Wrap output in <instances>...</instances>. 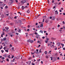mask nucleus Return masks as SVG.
I'll use <instances>...</instances> for the list:
<instances>
[{"label":"nucleus","mask_w":65,"mask_h":65,"mask_svg":"<svg viewBox=\"0 0 65 65\" xmlns=\"http://www.w3.org/2000/svg\"><path fill=\"white\" fill-rule=\"evenodd\" d=\"M21 3H23V4H24V3H26V0H22L21 1Z\"/></svg>","instance_id":"1"},{"label":"nucleus","mask_w":65,"mask_h":65,"mask_svg":"<svg viewBox=\"0 0 65 65\" xmlns=\"http://www.w3.org/2000/svg\"><path fill=\"white\" fill-rule=\"evenodd\" d=\"M30 9H27L26 12L28 13H30Z\"/></svg>","instance_id":"2"},{"label":"nucleus","mask_w":65,"mask_h":65,"mask_svg":"<svg viewBox=\"0 0 65 65\" xmlns=\"http://www.w3.org/2000/svg\"><path fill=\"white\" fill-rule=\"evenodd\" d=\"M4 57H5V58H6V57H7V55L5 54L4 55H3Z\"/></svg>","instance_id":"3"},{"label":"nucleus","mask_w":65,"mask_h":65,"mask_svg":"<svg viewBox=\"0 0 65 65\" xmlns=\"http://www.w3.org/2000/svg\"><path fill=\"white\" fill-rule=\"evenodd\" d=\"M34 42V41L33 40H30V43H32L33 42Z\"/></svg>","instance_id":"4"},{"label":"nucleus","mask_w":65,"mask_h":65,"mask_svg":"<svg viewBox=\"0 0 65 65\" xmlns=\"http://www.w3.org/2000/svg\"><path fill=\"white\" fill-rule=\"evenodd\" d=\"M57 44L58 46H59L60 44H61V43H58Z\"/></svg>","instance_id":"5"},{"label":"nucleus","mask_w":65,"mask_h":65,"mask_svg":"<svg viewBox=\"0 0 65 65\" xmlns=\"http://www.w3.org/2000/svg\"><path fill=\"white\" fill-rule=\"evenodd\" d=\"M31 63V61H28V64H29V65H30Z\"/></svg>","instance_id":"6"},{"label":"nucleus","mask_w":65,"mask_h":65,"mask_svg":"<svg viewBox=\"0 0 65 65\" xmlns=\"http://www.w3.org/2000/svg\"><path fill=\"white\" fill-rule=\"evenodd\" d=\"M5 29L6 30H8V29H9V28L8 27H5Z\"/></svg>","instance_id":"7"},{"label":"nucleus","mask_w":65,"mask_h":65,"mask_svg":"<svg viewBox=\"0 0 65 65\" xmlns=\"http://www.w3.org/2000/svg\"><path fill=\"white\" fill-rule=\"evenodd\" d=\"M24 8H25V7H24L23 6H22V9H24Z\"/></svg>","instance_id":"8"},{"label":"nucleus","mask_w":65,"mask_h":65,"mask_svg":"<svg viewBox=\"0 0 65 65\" xmlns=\"http://www.w3.org/2000/svg\"><path fill=\"white\" fill-rule=\"evenodd\" d=\"M30 39L28 40L27 41V42H30Z\"/></svg>","instance_id":"9"},{"label":"nucleus","mask_w":65,"mask_h":65,"mask_svg":"<svg viewBox=\"0 0 65 65\" xmlns=\"http://www.w3.org/2000/svg\"><path fill=\"white\" fill-rule=\"evenodd\" d=\"M3 39L4 40H6V38L5 37Z\"/></svg>","instance_id":"10"},{"label":"nucleus","mask_w":65,"mask_h":65,"mask_svg":"<svg viewBox=\"0 0 65 65\" xmlns=\"http://www.w3.org/2000/svg\"><path fill=\"white\" fill-rule=\"evenodd\" d=\"M21 30L20 29H19L18 30L19 32L20 33H21Z\"/></svg>","instance_id":"11"},{"label":"nucleus","mask_w":65,"mask_h":65,"mask_svg":"<svg viewBox=\"0 0 65 65\" xmlns=\"http://www.w3.org/2000/svg\"><path fill=\"white\" fill-rule=\"evenodd\" d=\"M40 27H42V26H43V24H42V25H40Z\"/></svg>","instance_id":"12"},{"label":"nucleus","mask_w":65,"mask_h":65,"mask_svg":"<svg viewBox=\"0 0 65 65\" xmlns=\"http://www.w3.org/2000/svg\"><path fill=\"white\" fill-rule=\"evenodd\" d=\"M40 32H41V33H43V31L41 30L40 31Z\"/></svg>","instance_id":"13"},{"label":"nucleus","mask_w":65,"mask_h":65,"mask_svg":"<svg viewBox=\"0 0 65 65\" xmlns=\"http://www.w3.org/2000/svg\"><path fill=\"white\" fill-rule=\"evenodd\" d=\"M44 53L45 54H47V52L46 51Z\"/></svg>","instance_id":"14"},{"label":"nucleus","mask_w":65,"mask_h":65,"mask_svg":"<svg viewBox=\"0 0 65 65\" xmlns=\"http://www.w3.org/2000/svg\"><path fill=\"white\" fill-rule=\"evenodd\" d=\"M12 51H14V47H12Z\"/></svg>","instance_id":"15"},{"label":"nucleus","mask_w":65,"mask_h":65,"mask_svg":"<svg viewBox=\"0 0 65 65\" xmlns=\"http://www.w3.org/2000/svg\"><path fill=\"white\" fill-rule=\"evenodd\" d=\"M5 51L8 53V50H5Z\"/></svg>","instance_id":"16"},{"label":"nucleus","mask_w":65,"mask_h":65,"mask_svg":"<svg viewBox=\"0 0 65 65\" xmlns=\"http://www.w3.org/2000/svg\"><path fill=\"white\" fill-rule=\"evenodd\" d=\"M4 41V40L3 39H1V41L2 42V41Z\"/></svg>","instance_id":"17"},{"label":"nucleus","mask_w":65,"mask_h":65,"mask_svg":"<svg viewBox=\"0 0 65 65\" xmlns=\"http://www.w3.org/2000/svg\"><path fill=\"white\" fill-rule=\"evenodd\" d=\"M5 59V58H4V57H2V58L1 59H2V60H3L4 59Z\"/></svg>","instance_id":"18"},{"label":"nucleus","mask_w":65,"mask_h":65,"mask_svg":"<svg viewBox=\"0 0 65 65\" xmlns=\"http://www.w3.org/2000/svg\"><path fill=\"white\" fill-rule=\"evenodd\" d=\"M45 57L47 59H48V57L47 56H46Z\"/></svg>","instance_id":"19"},{"label":"nucleus","mask_w":65,"mask_h":65,"mask_svg":"<svg viewBox=\"0 0 65 65\" xmlns=\"http://www.w3.org/2000/svg\"><path fill=\"white\" fill-rule=\"evenodd\" d=\"M48 42V41H46V40H45V42H46V43H47V42Z\"/></svg>","instance_id":"20"},{"label":"nucleus","mask_w":65,"mask_h":65,"mask_svg":"<svg viewBox=\"0 0 65 65\" xmlns=\"http://www.w3.org/2000/svg\"><path fill=\"white\" fill-rule=\"evenodd\" d=\"M20 6H18V9H20Z\"/></svg>","instance_id":"21"},{"label":"nucleus","mask_w":65,"mask_h":65,"mask_svg":"<svg viewBox=\"0 0 65 65\" xmlns=\"http://www.w3.org/2000/svg\"><path fill=\"white\" fill-rule=\"evenodd\" d=\"M6 61H8V62H9V59H8L7 58L6 59Z\"/></svg>","instance_id":"22"},{"label":"nucleus","mask_w":65,"mask_h":65,"mask_svg":"<svg viewBox=\"0 0 65 65\" xmlns=\"http://www.w3.org/2000/svg\"><path fill=\"white\" fill-rule=\"evenodd\" d=\"M41 49H40V50H39V52L40 53H41Z\"/></svg>","instance_id":"23"},{"label":"nucleus","mask_w":65,"mask_h":65,"mask_svg":"<svg viewBox=\"0 0 65 65\" xmlns=\"http://www.w3.org/2000/svg\"><path fill=\"white\" fill-rule=\"evenodd\" d=\"M54 8H56V6H54V7H53V9H54Z\"/></svg>","instance_id":"24"},{"label":"nucleus","mask_w":65,"mask_h":65,"mask_svg":"<svg viewBox=\"0 0 65 65\" xmlns=\"http://www.w3.org/2000/svg\"><path fill=\"white\" fill-rule=\"evenodd\" d=\"M17 16H15L14 17V19H17Z\"/></svg>","instance_id":"25"},{"label":"nucleus","mask_w":65,"mask_h":65,"mask_svg":"<svg viewBox=\"0 0 65 65\" xmlns=\"http://www.w3.org/2000/svg\"><path fill=\"white\" fill-rule=\"evenodd\" d=\"M59 27H60V25H58V26H57L58 28H59Z\"/></svg>","instance_id":"26"},{"label":"nucleus","mask_w":65,"mask_h":65,"mask_svg":"<svg viewBox=\"0 0 65 65\" xmlns=\"http://www.w3.org/2000/svg\"><path fill=\"white\" fill-rule=\"evenodd\" d=\"M4 50H5V49H6V46H5L3 48Z\"/></svg>","instance_id":"27"},{"label":"nucleus","mask_w":65,"mask_h":65,"mask_svg":"<svg viewBox=\"0 0 65 65\" xmlns=\"http://www.w3.org/2000/svg\"><path fill=\"white\" fill-rule=\"evenodd\" d=\"M52 3H54V0H53L52 1Z\"/></svg>","instance_id":"28"},{"label":"nucleus","mask_w":65,"mask_h":65,"mask_svg":"<svg viewBox=\"0 0 65 65\" xmlns=\"http://www.w3.org/2000/svg\"><path fill=\"white\" fill-rule=\"evenodd\" d=\"M45 22H46V23H47V22H48V21H47V20H46L45 21Z\"/></svg>","instance_id":"29"},{"label":"nucleus","mask_w":65,"mask_h":65,"mask_svg":"<svg viewBox=\"0 0 65 65\" xmlns=\"http://www.w3.org/2000/svg\"><path fill=\"white\" fill-rule=\"evenodd\" d=\"M32 65H35V64L34 63L32 62Z\"/></svg>","instance_id":"30"},{"label":"nucleus","mask_w":65,"mask_h":65,"mask_svg":"<svg viewBox=\"0 0 65 65\" xmlns=\"http://www.w3.org/2000/svg\"><path fill=\"white\" fill-rule=\"evenodd\" d=\"M5 8H8V7H7V6H6Z\"/></svg>","instance_id":"31"},{"label":"nucleus","mask_w":65,"mask_h":65,"mask_svg":"<svg viewBox=\"0 0 65 65\" xmlns=\"http://www.w3.org/2000/svg\"><path fill=\"white\" fill-rule=\"evenodd\" d=\"M61 45H62V46H64V45L62 43H61Z\"/></svg>","instance_id":"32"},{"label":"nucleus","mask_w":65,"mask_h":65,"mask_svg":"<svg viewBox=\"0 0 65 65\" xmlns=\"http://www.w3.org/2000/svg\"><path fill=\"white\" fill-rule=\"evenodd\" d=\"M14 55H13L12 56V57H11V58L12 59V58H13V57H14Z\"/></svg>","instance_id":"33"},{"label":"nucleus","mask_w":65,"mask_h":65,"mask_svg":"<svg viewBox=\"0 0 65 65\" xmlns=\"http://www.w3.org/2000/svg\"><path fill=\"white\" fill-rule=\"evenodd\" d=\"M55 56H57L58 55V53H56L55 54Z\"/></svg>","instance_id":"34"},{"label":"nucleus","mask_w":65,"mask_h":65,"mask_svg":"<svg viewBox=\"0 0 65 65\" xmlns=\"http://www.w3.org/2000/svg\"><path fill=\"white\" fill-rule=\"evenodd\" d=\"M55 17H53V20H55Z\"/></svg>","instance_id":"35"},{"label":"nucleus","mask_w":65,"mask_h":65,"mask_svg":"<svg viewBox=\"0 0 65 65\" xmlns=\"http://www.w3.org/2000/svg\"><path fill=\"white\" fill-rule=\"evenodd\" d=\"M46 41H48V39H49L47 38H46Z\"/></svg>","instance_id":"36"},{"label":"nucleus","mask_w":65,"mask_h":65,"mask_svg":"<svg viewBox=\"0 0 65 65\" xmlns=\"http://www.w3.org/2000/svg\"><path fill=\"white\" fill-rule=\"evenodd\" d=\"M10 47H12V45H11V44H10Z\"/></svg>","instance_id":"37"},{"label":"nucleus","mask_w":65,"mask_h":65,"mask_svg":"<svg viewBox=\"0 0 65 65\" xmlns=\"http://www.w3.org/2000/svg\"><path fill=\"white\" fill-rule=\"evenodd\" d=\"M32 58L31 57H30L28 58V60H30V59H31V58Z\"/></svg>","instance_id":"38"},{"label":"nucleus","mask_w":65,"mask_h":65,"mask_svg":"<svg viewBox=\"0 0 65 65\" xmlns=\"http://www.w3.org/2000/svg\"><path fill=\"white\" fill-rule=\"evenodd\" d=\"M51 60H53V57H51Z\"/></svg>","instance_id":"39"},{"label":"nucleus","mask_w":65,"mask_h":65,"mask_svg":"<svg viewBox=\"0 0 65 65\" xmlns=\"http://www.w3.org/2000/svg\"><path fill=\"white\" fill-rule=\"evenodd\" d=\"M36 24L35 25L36 26H37V25H38V23H36Z\"/></svg>","instance_id":"40"},{"label":"nucleus","mask_w":65,"mask_h":65,"mask_svg":"<svg viewBox=\"0 0 65 65\" xmlns=\"http://www.w3.org/2000/svg\"><path fill=\"white\" fill-rule=\"evenodd\" d=\"M1 52H2V53H3V52H4V51H3V50H1Z\"/></svg>","instance_id":"41"},{"label":"nucleus","mask_w":65,"mask_h":65,"mask_svg":"<svg viewBox=\"0 0 65 65\" xmlns=\"http://www.w3.org/2000/svg\"><path fill=\"white\" fill-rule=\"evenodd\" d=\"M51 39H52L54 40V39L55 38H54L52 37V38H51Z\"/></svg>","instance_id":"42"},{"label":"nucleus","mask_w":65,"mask_h":65,"mask_svg":"<svg viewBox=\"0 0 65 65\" xmlns=\"http://www.w3.org/2000/svg\"><path fill=\"white\" fill-rule=\"evenodd\" d=\"M56 14H58V12H56Z\"/></svg>","instance_id":"43"},{"label":"nucleus","mask_w":65,"mask_h":65,"mask_svg":"<svg viewBox=\"0 0 65 65\" xmlns=\"http://www.w3.org/2000/svg\"><path fill=\"white\" fill-rule=\"evenodd\" d=\"M40 26L39 27V25L38 26V28H40Z\"/></svg>","instance_id":"44"},{"label":"nucleus","mask_w":65,"mask_h":65,"mask_svg":"<svg viewBox=\"0 0 65 65\" xmlns=\"http://www.w3.org/2000/svg\"><path fill=\"white\" fill-rule=\"evenodd\" d=\"M30 27V25H28V28H29Z\"/></svg>","instance_id":"45"},{"label":"nucleus","mask_w":65,"mask_h":65,"mask_svg":"<svg viewBox=\"0 0 65 65\" xmlns=\"http://www.w3.org/2000/svg\"><path fill=\"white\" fill-rule=\"evenodd\" d=\"M36 51L37 52H38V49L36 50Z\"/></svg>","instance_id":"46"},{"label":"nucleus","mask_w":65,"mask_h":65,"mask_svg":"<svg viewBox=\"0 0 65 65\" xmlns=\"http://www.w3.org/2000/svg\"><path fill=\"white\" fill-rule=\"evenodd\" d=\"M29 29H27V31L29 32Z\"/></svg>","instance_id":"47"},{"label":"nucleus","mask_w":65,"mask_h":65,"mask_svg":"<svg viewBox=\"0 0 65 65\" xmlns=\"http://www.w3.org/2000/svg\"><path fill=\"white\" fill-rule=\"evenodd\" d=\"M35 34H36V35H37V32H35Z\"/></svg>","instance_id":"48"},{"label":"nucleus","mask_w":65,"mask_h":65,"mask_svg":"<svg viewBox=\"0 0 65 65\" xmlns=\"http://www.w3.org/2000/svg\"><path fill=\"white\" fill-rule=\"evenodd\" d=\"M43 39H44V38H45V37H42Z\"/></svg>","instance_id":"49"},{"label":"nucleus","mask_w":65,"mask_h":65,"mask_svg":"<svg viewBox=\"0 0 65 65\" xmlns=\"http://www.w3.org/2000/svg\"><path fill=\"white\" fill-rule=\"evenodd\" d=\"M57 50V47H56L55 48V50Z\"/></svg>","instance_id":"50"},{"label":"nucleus","mask_w":65,"mask_h":65,"mask_svg":"<svg viewBox=\"0 0 65 65\" xmlns=\"http://www.w3.org/2000/svg\"><path fill=\"white\" fill-rule=\"evenodd\" d=\"M16 35H19V33H16Z\"/></svg>","instance_id":"51"},{"label":"nucleus","mask_w":65,"mask_h":65,"mask_svg":"<svg viewBox=\"0 0 65 65\" xmlns=\"http://www.w3.org/2000/svg\"><path fill=\"white\" fill-rule=\"evenodd\" d=\"M37 17V16L35 17V19H37V18H38V17L37 18V17Z\"/></svg>","instance_id":"52"},{"label":"nucleus","mask_w":65,"mask_h":65,"mask_svg":"<svg viewBox=\"0 0 65 65\" xmlns=\"http://www.w3.org/2000/svg\"><path fill=\"white\" fill-rule=\"evenodd\" d=\"M36 36H37V37H39V35H37Z\"/></svg>","instance_id":"53"},{"label":"nucleus","mask_w":65,"mask_h":65,"mask_svg":"<svg viewBox=\"0 0 65 65\" xmlns=\"http://www.w3.org/2000/svg\"><path fill=\"white\" fill-rule=\"evenodd\" d=\"M50 19H52V17H50Z\"/></svg>","instance_id":"54"},{"label":"nucleus","mask_w":65,"mask_h":65,"mask_svg":"<svg viewBox=\"0 0 65 65\" xmlns=\"http://www.w3.org/2000/svg\"><path fill=\"white\" fill-rule=\"evenodd\" d=\"M17 28H15V31H17Z\"/></svg>","instance_id":"55"},{"label":"nucleus","mask_w":65,"mask_h":65,"mask_svg":"<svg viewBox=\"0 0 65 65\" xmlns=\"http://www.w3.org/2000/svg\"><path fill=\"white\" fill-rule=\"evenodd\" d=\"M62 23H63V24H65V22H64V21H63Z\"/></svg>","instance_id":"56"},{"label":"nucleus","mask_w":65,"mask_h":65,"mask_svg":"<svg viewBox=\"0 0 65 65\" xmlns=\"http://www.w3.org/2000/svg\"><path fill=\"white\" fill-rule=\"evenodd\" d=\"M46 35L47 36V35H48V34H47V33H46Z\"/></svg>","instance_id":"57"},{"label":"nucleus","mask_w":65,"mask_h":65,"mask_svg":"<svg viewBox=\"0 0 65 65\" xmlns=\"http://www.w3.org/2000/svg\"><path fill=\"white\" fill-rule=\"evenodd\" d=\"M32 58H35V56H34V55H33Z\"/></svg>","instance_id":"58"},{"label":"nucleus","mask_w":65,"mask_h":65,"mask_svg":"<svg viewBox=\"0 0 65 65\" xmlns=\"http://www.w3.org/2000/svg\"><path fill=\"white\" fill-rule=\"evenodd\" d=\"M1 37H3V35H1Z\"/></svg>","instance_id":"59"},{"label":"nucleus","mask_w":65,"mask_h":65,"mask_svg":"<svg viewBox=\"0 0 65 65\" xmlns=\"http://www.w3.org/2000/svg\"><path fill=\"white\" fill-rule=\"evenodd\" d=\"M59 11H60V12H62V10H59Z\"/></svg>","instance_id":"60"},{"label":"nucleus","mask_w":65,"mask_h":65,"mask_svg":"<svg viewBox=\"0 0 65 65\" xmlns=\"http://www.w3.org/2000/svg\"><path fill=\"white\" fill-rule=\"evenodd\" d=\"M61 3V2H60L59 4H58V5H60V4Z\"/></svg>","instance_id":"61"},{"label":"nucleus","mask_w":65,"mask_h":65,"mask_svg":"<svg viewBox=\"0 0 65 65\" xmlns=\"http://www.w3.org/2000/svg\"><path fill=\"white\" fill-rule=\"evenodd\" d=\"M3 31H6V30H5V29H3Z\"/></svg>","instance_id":"62"},{"label":"nucleus","mask_w":65,"mask_h":65,"mask_svg":"<svg viewBox=\"0 0 65 65\" xmlns=\"http://www.w3.org/2000/svg\"><path fill=\"white\" fill-rule=\"evenodd\" d=\"M63 28L64 29H65V27L63 26Z\"/></svg>","instance_id":"63"},{"label":"nucleus","mask_w":65,"mask_h":65,"mask_svg":"<svg viewBox=\"0 0 65 65\" xmlns=\"http://www.w3.org/2000/svg\"><path fill=\"white\" fill-rule=\"evenodd\" d=\"M63 15H65V13H63Z\"/></svg>","instance_id":"64"}]
</instances>
